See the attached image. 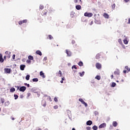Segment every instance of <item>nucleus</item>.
<instances>
[{"label": "nucleus", "instance_id": "2", "mask_svg": "<svg viewBox=\"0 0 130 130\" xmlns=\"http://www.w3.org/2000/svg\"><path fill=\"white\" fill-rule=\"evenodd\" d=\"M6 56H7V58H10L11 57V52L9 51H6L5 52Z\"/></svg>", "mask_w": 130, "mask_h": 130}, {"label": "nucleus", "instance_id": "30", "mask_svg": "<svg viewBox=\"0 0 130 130\" xmlns=\"http://www.w3.org/2000/svg\"><path fill=\"white\" fill-rule=\"evenodd\" d=\"M40 10H43L44 9V6L42 5H40Z\"/></svg>", "mask_w": 130, "mask_h": 130}, {"label": "nucleus", "instance_id": "15", "mask_svg": "<svg viewBox=\"0 0 130 130\" xmlns=\"http://www.w3.org/2000/svg\"><path fill=\"white\" fill-rule=\"evenodd\" d=\"M76 10H80L82 9V7L80 5H77L76 6Z\"/></svg>", "mask_w": 130, "mask_h": 130}, {"label": "nucleus", "instance_id": "37", "mask_svg": "<svg viewBox=\"0 0 130 130\" xmlns=\"http://www.w3.org/2000/svg\"><path fill=\"white\" fill-rule=\"evenodd\" d=\"M119 44H122V41H121V39H119L118 40Z\"/></svg>", "mask_w": 130, "mask_h": 130}, {"label": "nucleus", "instance_id": "59", "mask_svg": "<svg viewBox=\"0 0 130 130\" xmlns=\"http://www.w3.org/2000/svg\"><path fill=\"white\" fill-rule=\"evenodd\" d=\"M30 95H31V93H28V96H30Z\"/></svg>", "mask_w": 130, "mask_h": 130}, {"label": "nucleus", "instance_id": "6", "mask_svg": "<svg viewBox=\"0 0 130 130\" xmlns=\"http://www.w3.org/2000/svg\"><path fill=\"white\" fill-rule=\"evenodd\" d=\"M19 91L21 92H24L26 91V86H22L19 88Z\"/></svg>", "mask_w": 130, "mask_h": 130}, {"label": "nucleus", "instance_id": "47", "mask_svg": "<svg viewBox=\"0 0 130 130\" xmlns=\"http://www.w3.org/2000/svg\"><path fill=\"white\" fill-rule=\"evenodd\" d=\"M79 101H80V102H81V103H82V102H83L84 101V100H83V99H79Z\"/></svg>", "mask_w": 130, "mask_h": 130}, {"label": "nucleus", "instance_id": "1", "mask_svg": "<svg viewBox=\"0 0 130 130\" xmlns=\"http://www.w3.org/2000/svg\"><path fill=\"white\" fill-rule=\"evenodd\" d=\"M93 16V13L85 12L84 13L85 17H91Z\"/></svg>", "mask_w": 130, "mask_h": 130}, {"label": "nucleus", "instance_id": "7", "mask_svg": "<svg viewBox=\"0 0 130 130\" xmlns=\"http://www.w3.org/2000/svg\"><path fill=\"white\" fill-rule=\"evenodd\" d=\"M5 61V59L3 58V54L2 53H0V62L3 63Z\"/></svg>", "mask_w": 130, "mask_h": 130}, {"label": "nucleus", "instance_id": "53", "mask_svg": "<svg viewBox=\"0 0 130 130\" xmlns=\"http://www.w3.org/2000/svg\"><path fill=\"white\" fill-rule=\"evenodd\" d=\"M90 25H93V21H91L90 23H89Z\"/></svg>", "mask_w": 130, "mask_h": 130}, {"label": "nucleus", "instance_id": "10", "mask_svg": "<svg viewBox=\"0 0 130 130\" xmlns=\"http://www.w3.org/2000/svg\"><path fill=\"white\" fill-rule=\"evenodd\" d=\"M56 76L57 77H61L62 76L61 71L59 70V72L57 73H56Z\"/></svg>", "mask_w": 130, "mask_h": 130}, {"label": "nucleus", "instance_id": "23", "mask_svg": "<svg viewBox=\"0 0 130 130\" xmlns=\"http://www.w3.org/2000/svg\"><path fill=\"white\" fill-rule=\"evenodd\" d=\"M85 74V72H82V73H79L80 77H83Z\"/></svg>", "mask_w": 130, "mask_h": 130}, {"label": "nucleus", "instance_id": "40", "mask_svg": "<svg viewBox=\"0 0 130 130\" xmlns=\"http://www.w3.org/2000/svg\"><path fill=\"white\" fill-rule=\"evenodd\" d=\"M22 23H27L28 22V20L27 19H24L23 20H22Z\"/></svg>", "mask_w": 130, "mask_h": 130}, {"label": "nucleus", "instance_id": "63", "mask_svg": "<svg viewBox=\"0 0 130 130\" xmlns=\"http://www.w3.org/2000/svg\"><path fill=\"white\" fill-rule=\"evenodd\" d=\"M20 98H23V95H21V96H20Z\"/></svg>", "mask_w": 130, "mask_h": 130}, {"label": "nucleus", "instance_id": "25", "mask_svg": "<svg viewBox=\"0 0 130 130\" xmlns=\"http://www.w3.org/2000/svg\"><path fill=\"white\" fill-rule=\"evenodd\" d=\"M78 66H79V67H83V62L79 61L78 63Z\"/></svg>", "mask_w": 130, "mask_h": 130}, {"label": "nucleus", "instance_id": "46", "mask_svg": "<svg viewBox=\"0 0 130 130\" xmlns=\"http://www.w3.org/2000/svg\"><path fill=\"white\" fill-rule=\"evenodd\" d=\"M54 100L55 102H57L58 101V100H57V98H55L54 99Z\"/></svg>", "mask_w": 130, "mask_h": 130}, {"label": "nucleus", "instance_id": "61", "mask_svg": "<svg viewBox=\"0 0 130 130\" xmlns=\"http://www.w3.org/2000/svg\"><path fill=\"white\" fill-rule=\"evenodd\" d=\"M44 59H47V57H45L44 58Z\"/></svg>", "mask_w": 130, "mask_h": 130}, {"label": "nucleus", "instance_id": "36", "mask_svg": "<svg viewBox=\"0 0 130 130\" xmlns=\"http://www.w3.org/2000/svg\"><path fill=\"white\" fill-rule=\"evenodd\" d=\"M1 102L2 103H5V99L1 98Z\"/></svg>", "mask_w": 130, "mask_h": 130}, {"label": "nucleus", "instance_id": "50", "mask_svg": "<svg viewBox=\"0 0 130 130\" xmlns=\"http://www.w3.org/2000/svg\"><path fill=\"white\" fill-rule=\"evenodd\" d=\"M124 2H125V3H128V2H129V0H124Z\"/></svg>", "mask_w": 130, "mask_h": 130}, {"label": "nucleus", "instance_id": "21", "mask_svg": "<svg viewBox=\"0 0 130 130\" xmlns=\"http://www.w3.org/2000/svg\"><path fill=\"white\" fill-rule=\"evenodd\" d=\"M92 129L93 130H97L98 129V127L96 125H94L93 127H92Z\"/></svg>", "mask_w": 130, "mask_h": 130}, {"label": "nucleus", "instance_id": "52", "mask_svg": "<svg viewBox=\"0 0 130 130\" xmlns=\"http://www.w3.org/2000/svg\"><path fill=\"white\" fill-rule=\"evenodd\" d=\"M43 106H44V107H45V106H46V103H45L43 105Z\"/></svg>", "mask_w": 130, "mask_h": 130}, {"label": "nucleus", "instance_id": "9", "mask_svg": "<svg viewBox=\"0 0 130 130\" xmlns=\"http://www.w3.org/2000/svg\"><path fill=\"white\" fill-rule=\"evenodd\" d=\"M40 75L41 76V77H42L43 79L45 78V75H44V73H43V71H41L40 72Z\"/></svg>", "mask_w": 130, "mask_h": 130}, {"label": "nucleus", "instance_id": "8", "mask_svg": "<svg viewBox=\"0 0 130 130\" xmlns=\"http://www.w3.org/2000/svg\"><path fill=\"white\" fill-rule=\"evenodd\" d=\"M66 53L68 56H72V52L66 50Z\"/></svg>", "mask_w": 130, "mask_h": 130}, {"label": "nucleus", "instance_id": "14", "mask_svg": "<svg viewBox=\"0 0 130 130\" xmlns=\"http://www.w3.org/2000/svg\"><path fill=\"white\" fill-rule=\"evenodd\" d=\"M93 123V122L91 120L87 121L86 122L87 125H91Z\"/></svg>", "mask_w": 130, "mask_h": 130}, {"label": "nucleus", "instance_id": "45", "mask_svg": "<svg viewBox=\"0 0 130 130\" xmlns=\"http://www.w3.org/2000/svg\"><path fill=\"white\" fill-rule=\"evenodd\" d=\"M86 129L87 130H91V127H90V126L86 127Z\"/></svg>", "mask_w": 130, "mask_h": 130}, {"label": "nucleus", "instance_id": "31", "mask_svg": "<svg viewBox=\"0 0 130 130\" xmlns=\"http://www.w3.org/2000/svg\"><path fill=\"white\" fill-rule=\"evenodd\" d=\"M123 42L124 44H128V41H127V40H125V39L123 40Z\"/></svg>", "mask_w": 130, "mask_h": 130}, {"label": "nucleus", "instance_id": "22", "mask_svg": "<svg viewBox=\"0 0 130 130\" xmlns=\"http://www.w3.org/2000/svg\"><path fill=\"white\" fill-rule=\"evenodd\" d=\"M42 14L44 16L45 15H46V14H47V10H44L43 12H42Z\"/></svg>", "mask_w": 130, "mask_h": 130}, {"label": "nucleus", "instance_id": "35", "mask_svg": "<svg viewBox=\"0 0 130 130\" xmlns=\"http://www.w3.org/2000/svg\"><path fill=\"white\" fill-rule=\"evenodd\" d=\"M14 98H15V100H17V99H18V98L19 96H18V95H17V94H14Z\"/></svg>", "mask_w": 130, "mask_h": 130}, {"label": "nucleus", "instance_id": "64", "mask_svg": "<svg viewBox=\"0 0 130 130\" xmlns=\"http://www.w3.org/2000/svg\"><path fill=\"white\" fill-rule=\"evenodd\" d=\"M128 72H130V68L129 69Z\"/></svg>", "mask_w": 130, "mask_h": 130}, {"label": "nucleus", "instance_id": "49", "mask_svg": "<svg viewBox=\"0 0 130 130\" xmlns=\"http://www.w3.org/2000/svg\"><path fill=\"white\" fill-rule=\"evenodd\" d=\"M7 57L6 55L4 56L3 59H4L5 60H6L7 59Z\"/></svg>", "mask_w": 130, "mask_h": 130}, {"label": "nucleus", "instance_id": "38", "mask_svg": "<svg viewBox=\"0 0 130 130\" xmlns=\"http://www.w3.org/2000/svg\"><path fill=\"white\" fill-rule=\"evenodd\" d=\"M26 62H27V63H28L29 64H30V63H31V60H30V59H27V60H26Z\"/></svg>", "mask_w": 130, "mask_h": 130}, {"label": "nucleus", "instance_id": "56", "mask_svg": "<svg viewBox=\"0 0 130 130\" xmlns=\"http://www.w3.org/2000/svg\"><path fill=\"white\" fill-rule=\"evenodd\" d=\"M61 80H62V81H64V77L62 78H61Z\"/></svg>", "mask_w": 130, "mask_h": 130}, {"label": "nucleus", "instance_id": "18", "mask_svg": "<svg viewBox=\"0 0 130 130\" xmlns=\"http://www.w3.org/2000/svg\"><path fill=\"white\" fill-rule=\"evenodd\" d=\"M28 59H29L30 60H33L34 59V57H33L32 56L29 55L28 56Z\"/></svg>", "mask_w": 130, "mask_h": 130}, {"label": "nucleus", "instance_id": "4", "mask_svg": "<svg viewBox=\"0 0 130 130\" xmlns=\"http://www.w3.org/2000/svg\"><path fill=\"white\" fill-rule=\"evenodd\" d=\"M95 67L96 68V69H98V70H100V69H101V68H102V65H101V64L100 63H96L95 64Z\"/></svg>", "mask_w": 130, "mask_h": 130}, {"label": "nucleus", "instance_id": "29", "mask_svg": "<svg viewBox=\"0 0 130 130\" xmlns=\"http://www.w3.org/2000/svg\"><path fill=\"white\" fill-rule=\"evenodd\" d=\"M115 86H116V83H115V82H113L111 84V87H115Z\"/></svg>", "mask_w": 130, "mask_h": 130}, {"label": "nucleus", "instance_id": "3", "mask_svg": "<svg viewBox=\"0 0 130 130\" xmlns=\"http://www.w3.org/2000/svg\"><path fill=\"white\" fill-rule=\"evenodd\" d=\"M4 71L6 74H11V72H12V70H11V69H9V68H5Z\"/></svg>", "mask_w": 130, "mask_h": 130}, {"label": "nucleus", "instance_id": "28", "mask_svg": "<svg viewBox=\"0 0 130 130\" xmlns=\"http://www.w3.org/2000/svg\"><path fill=\"white\" fill-rule=\"evenodd\" d=\"M5 106H9V105H10V102L7 101L5 103Z\"/></svg>", "mask_w": 130, "mask_h": 130}, {"label": "nucleus", "instance_id": "60", "mask_svg": "<svg viewBox=\"0 0 130 130\" xmlns=\"http://www.w3.org/2000/svg\"><path fill=\"white\" fill-rule=\"evenodd\" d=\"M72 130H76V128H73Z\"/></svg>", "mask_w": 130, "mask_h": 130}, {"label": "nucleus", "instance_id": "17", "mask_svg": "<svg viewBox=\"0 0 130 130\" xmlns=\"http://www.w3.org/2000/svg\"><path fill=\"white\" fill-rule=\"evenodd\" d=\"M113 126H114L115 127H116V126H117V122L113 121Z\"/></svg>", "mask_w": 130, "mask_h": 130}, {"label": "nucleus", "instance_id": "32", "mask_svg": "<svg viewBox=\"0 0 130 130\" xmlns=\"http://www.w3.org/2000/svg\"><path fill=\"white\" fill-rule=\"evenodd\" d=\"M32 82H38V78L32 79Z\"/></svg>", "mask_w": 130, "mask_h": 130}, {"label": "nucleus", "instance_id": "51", "mask_svg": "<svg viewBox=\"0 0 130 130\" xmlns=\"http://www.w3.org/2000/svg\"><path fill=\"white\" fill-rule=\"evenodd\" d=\"M123 73H124V74H126V73H127V72H126V70H124L123 71Z\"/></svg>", "mask_w": 130, "mask_h": 130}, {"label": "nucleus", "instance_id": "24", "mask_svg": "<svg viewBox=\"0 0 130 130\" xmlns=\"http://www.w3.org/2000/svg\"><path fill=\"white\" fill-rule=\"evenodd\" d=\"M95 79H96V80H98L99 81V80H100V79H101V77H100V76L97 75L95 77Z\"/></svg>", "mask_w": 130, "mask_h": 130}, {"label": "nucleus", "instance_id": "34", "mask_svg": "<svg viewBox=\"0 0 130 130\" xmlns=\"http://www.w3.org/2000/svg\"><path fill=\"white\" fill-rule=\"evenodd\" d=\"M125 69L127 71V73H128V71L129 70V68H128V66H125Z\"/></svg>", "mask_w": 130, "mask_h": 130}, {"label": "nucleus", "instance_id": "26", "mask_svg": "<svg viewBox=\"0 0 130 130\" xmlns=\"http://www.w3.org/2000/svg\"><path fill=\"white\" fill-rule=\"evenodd\" d=\"M81 103L82 104H84V105H85V107H87V106H88V104H87V103L85 102L84 101Z\"/></svg>", "mask_w": 130, "mask_h": 130}, {"label": "nucleus", "instance_id": "5", "mask_svg": "<svg viewBox=\"0 0 130 130\" xmlns=\"http://www.w3.org/2000/svg\"><path fill=\"white\" fill-rule=\"evenodd\" d=\"M104 127H106V124L105 123H103L101 124L99 126V128H104Z\"/></svg>", "mask_w": 130, "mask_h": 130}, {"label": "nucleus", "instance_id": "16", "mask_svg": "<svg viewBox=\"0 0 130 130\" xmlns=\"http://www.w3.org/2000/svg\"><path fill=\"white\" fill-rule=\"evenodd\" d=\"M101 56V54L100 53H98V54H96L95 58L96 59H99L100 58Z\"/></svg>", "mask_w": 130, "mask_h": 130}, {"label": "nucleus", "instance_id": "33", "mask_svg": "<svg viewBox=\"0 0 130 130\" xmlns=\"http://www.w3.org/2000/svg\"><path fill=\"white\" fill-rule=\"evenodd\" d=\"M15 91H16V89H15V88H12L11 89H10V92H15Z\"/></svg>", "mask_w": 130, "mask_h": 130}, {"label": "nucleus", "instance_id": "12", "mask_svg": "<svg viewBox=\"0 0 130 130\" xmlns=\"http://www.w3.org/2000/svg\"><path fill=\"white\" fill-rule=\"evenodd\" d=\"M103 16L106 18V19H109V15L107 13H104L103 14Z\"/></svg>", "mask_w": 130, "mask_h": 130}, {"label": "nucleus", "instance_id": "54", "mask_svg": "<svg viewBox=\"0 0 130 130\" xmlns=\"http://www.w3.org/2000/svg\"><path fill=\"white\" fill-rule=\"evenodd\" d=\"M128 24H130V18L128 20Z\"/></svg>", "mask_w": 130, "mask_h": 130}, {"label": "nucleus", "instance_id": "62", "mask_svg": "<svg viewBox=\"0 0 130 130\" xmlns=\"http://www.w3.org/2000/svg\"><path fill=\"white\" fill-rule=\"evenodd\" d=\"M12 120H15V118H12Z\"/></svg>", "mask_w": 130, "mask_h": 130}, {"label": "nucleus", "instance_id": "11", "mask_svg": "<svg viewBox=\"0 0 130 130\" xmlns=\"http://www.w3.org/2000/svg\"><path fill=\"white\" fill-rule=\"evenodd\" d=\"M26 66L25 64L20 65V70L21 71H24Z\"/></svg>", "mask_w": 130, "mask_h": 130}, {"label": "nucleus", "instance_id": "27", "mask_svg": "<svg viewBox=\"0 0 130 130\" xmlns=\"http://www.w3.org/2000/svg\"><path fill=\"white\" fill-rule=\"evenodd\" d=\"M48 39H50V40H51V39H53V37L52 36L49 35H48Z\"/></svg>", "mask_w": 130, "mask_h": 130}, {"label": "nucleus", "instance_id": "57", "mask_svg": "<svg viewBox=\"0 0 130 130\" xmlns=\"http://www.w3.org/2000/svg\"><path fill=\"white\" fill-rule=\"evenodd\" d=\"M60 83H61V84H62V83H63V80H61Z\"/></svg>", "mask_w": 130, "mask_h": 130}, {"label": "nucleus", "instance_id": "43", "mask_svg": "<svg viewBox=\"0 0 130 130\" xmlns=\"http://www.w3.org/2000/svg\"><path fill=\"white\" fill-rule=\"evenodd\" d=\"M24 85H25V86H27V87H28V88H29V87H30L29 84L24 83Z\"/></svg>", "mask_w": 130, "mask_h": 130}, {"label": "nucleus", "instance_id": "13", "mask_svg": "<svg viewBox=\"0 0 130 130\" xmlns=\"http://www.w3.org/2000/svg\"><path fill=\"white\" fill-rule=\"evenodd\" d=\"M36 53L37 54H38V55H40V56H41V55H42V53L41 52V51L40 50H37L36 51Z\"/></svg>", "mask_w": 130, "mask_h": 130}, {"label": "nucleus", "instance_id": "42", "mask_svg": "<svg viewBox=\"0 0 130 130\" xmlns=\"http://www.w3.org/2000/svg\"><path fill=\"white\" fill-rule=\"evenodd\" d=\"M54 109H57L58 108V106L56 105L53 107Z\"/></svg>", "mask_w": 130, "mask_h": 130}, {"label": "nucleus", "instance_id": "48", "mask_svg": "<svg viewBox=\"0 0 130 130\" xmlns=\"http://www.w3.org/2000/svg\"><path fill=\"white\" fill-rule=\"evenodd\" d=\"M15 57H16V55L13 54V56H12L13 59H15Z\"/></svg>", "mask_w": 130, "mask_h": 130}, {"label": "nucleus", "instance_id": "19", "mask_svg": "<svg viewBox=\"0 0 130 130\" xmlns=\"http://www.w3.org/2000/svg\"><path fill=\"white\" fill-rule=\"evenodd\" d=\"M25 79H26V81H29V80H30V75H27L25 77Z\"/></svg>", "mask_w": 130, "mask_h": 130}, {"label": "nucleus", "instance_id": "20", "mask_svg": "<svg viewBox=\"0 0 130 130\" xmlns=\"http://www.w3.org/2000/svg\"><path fill=\"white\" fill-rule=\"evenodd\" d=\"M114 75H119L120 72L119 70H117L114 72Z\"/></svg>", "mask_w": 130, "mask_h": 130}, {"label": "nucleus", "instance_id": "58", "mask_svg": "<svg viewBox=\"0 0 130 130\" xmlns=\"http://www.w3.org/2000/svg\"><path fill=\"white\" fill-rule=\"evenodd\" d=\"M111 79H112V78H113V75H112L111 76Z\"/></svg>", "mask_w": 130, "mask_h": 130}, {"label": "nucleus", "instance_id": "41", "mask_svg": "<svg viewBox=\"0 0 130 130\" xmlns=\"http://www.w3.org/2000/svg\"><path fill=\"white\" fill-rule=\"evenodd\" d=\"M72 69H75V70H77V69L78 68H77V66H76V65H74L73 66H72Z\"/></svg>", "mask_w": 130, "mask_h": 130}, {"label": "nucleus", "instance_id": "44", "mask_svg": "<svg viewBox=\"0 0 130 130\" xmlns=\"http://www.w3.org/2000/svg\"><path fill=\"white\" fill-rule=\"evenodd\" d=\"M112 9H115V4H114L112 5Z\"/></svg>", "mask_w": 130, "mask_h": 130}, {"label": "nucleus", "instance_id": "55", "mask_svg": "<svg viewBox=\"0 0 130 130\" xmlns=\"http://www.w3.org/2000/svg\"><path fill=\"white\" fill-rule=\"evenodd\" d=\"M74 3H78V0H74Z\"/></svg>", "mask_w": 130, "mask_h": 130}, {"label": "nucleus", "instance_id": "39", "mask_svg": "<svg viewBox=\"0 0 130 130\" xmlns=\"http://www.w3.org/2000/svg\"><path fill=\"white\" fill-rule=\"evenodd\" d=\"M23 21H19V22H18V24H19V25H22L23 24Z\"/></svg>", "mask_w": 130, "mask_h": 130}]
</instances>
